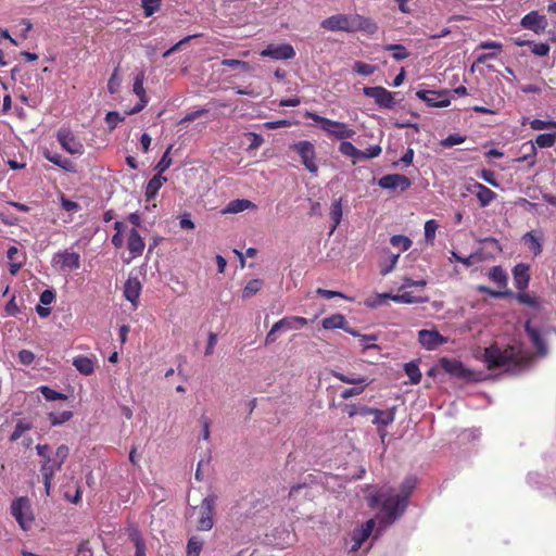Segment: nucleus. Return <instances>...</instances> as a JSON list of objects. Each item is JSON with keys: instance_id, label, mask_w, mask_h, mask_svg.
Masks as SVG:
<instances>
[{"instance_id": "f257e3e1", "label": "nucleus", "mask_w": 556, "mask_h": 556, "mask_svg": "<svg viewBox=\"0 0 556 556\" xmlns=\"http://www.w3.org/2000/svg\"><path fill=\"white\" fill-rule=\"evenodd\" d=\"M415 486L416 479L410 477L404 480L397 494L394 493L392 488L386 486L368 495V505L371 508L380 506L377 513L378 533L394 523L403 515L407 507L408 497Z\"/></svg>"}, {"instance_id": "f03ea898", "label": "nucleus", "mask_w": 556, "mask_h": 556, "mask_svg": "<svg viewBox=\"0 0 556 556\" xmlns=\"http://www.w3.org/2000/svg\"><path fill=\"white\" fill-rule=\"evenodd\" d=\"M320 26L330 31H364L369 35L378 30L377 24L371 18L357 13L331 15L321 21Z\"/></svg>"}, {"instance_id": "7ed1b4c3", "label": "nucleus", "mask_w": 556, "mask_h": 556, "mask_svg": "<svg viewBox=\"0 0 556 556\" xmlns=\"http://www.w3.org/2000/svg\"><path fill=\"white\" fill-rule=\"evenodd\" d=\"M483 361L489 368H505L507 371L517 372L521 369L523 357L520 352L513 346L501 350L492 345L484 350Z\"/></svg>"}, {"instance_id": "20e7f679", "label": "nucleus", "mask_w": 556, "mask_h": 556, "mask_svg": "<svg viewBox=\"0 0 556 556\" xmlns=\"http://www.w3.org/2000/svg\"><path fill=\"white\" fill-rule=\"evenodd\" d=\"M306 116L317 123L329 137L337 140L352 139L355 135V130L343 122L332 121L314 112H307Z\"/></svg>"}, {"instance_id": "39448f33", "label": "nucleus", "mask_w": 556, "mask_h": 556, "mask_svg": "<svg viewBox=\"0 0 556 556\" xmlns=\"http://www.w3.org/2000/svg\"><path fill=\"white\" fill-rule=\"evenodd\" d=\"M51 265L60 273H71L80 268V255L72 249L60 250L53 254Z\"/></svg>"}, {"instance_id": "423d86ee", "label": "nucleus", "mask_w": 556, "mask_h": 556, "mask_svg": "<svg viewBox=\"0 0 556 556\" xmlns=\"http://www.w3.org/2000/svg\"><path fill=\"white\" fill-rule=\"evenodd\" d=\"M11 514L23 530H28L34 521L30 503L27 497H18L11 505Z\"/></svg>"}, {"instance_id": "0eeeda50", "label": "nucleus", "mask_w": 556, "mask_h": 556, "mask_svg": "<svg viewBox=\"0 0 556 556\" xmlns=\"http://www.w3.org/2000/svg\"><path fill=\"white\" fill-rule=\"evenodd\" d=\"M301 157L302 164L312 173L317 174L316 151L314 144L308 140H301L290 147Z\"/></svg>"}, {"instance_id": "6e6552de", "label": "nucleus", "mask_w": 556, "mask_h": 556, "mask_svg": "<svg viewBox=\"0 0 556 556\" xmlns=\"http://www.w3.org/2000/svg\"><path fill=\"white\" fill-rule=\"evenodd\" d=\"M216 495L210 494L203 498L199 507V520L197 528L200 531H208L214 526V509L216 503Z\"/></svg>"}, {"instance_id": "1a4fd4ad", "label": "nucleus", "mask_w": 556, "mask_h": 556, "mask_svg": "<svg viewBox=\"0 0 556 556\" xmlns=\"http://www.w3.org/2000/svg\"><path fill=\"white\" fill-rule=\"evenodd\" d=\"M58 142L68 153L73 155H81L84 153V144L67 128H61L56 134Z\"/></svg>"}, {"instance_id": "9d476101", "label": "nucleus", "mask_w": 556, "mask_h": 556, "mask_svg": "<svg viewBox=\"0 0 556 556\" xmlns=\"http://www.w3.org/2000/svg\"><path fill=\"white\" fill-rule=\"evenodd\" d=\"M448 90H418L416 96L431 108H445L451 104Z\"/></svg>"}, {"instance_id": "9b49d317", "label": "nucleus", "mask_w": 556, "mask_h": 556, "mask_svg": "<svg viewBox=\"0 0 556 556\" xmlns=\"http://www.w3.org/2000/svg\"><path fill=\"white\" fill-rule=\"evenodd\" d=\"M262 58L273 60H291L295 56V50L290 43L274 45L269 43L260 53Z\"/></svg>"}, {"instance_id": "f8f14e48", "label": "nucleus", "mask_w": 556, "mask_h": 556, "mask_svg": "<svg viewBox=\"0 0 556 556\" xmlns=\"http://www.w3.org/2000/svg\"><path fill=\"white\" fill-rule=\"evenodd\" d=\"M363 93L372 98L379 108L392 109L395 104L393 93L383 87H364Z\"/></svg>"}, {"instance_id": "ddd939ff", "label": "nucleus", "mask_w": 556, "mask_h": 556, "mask_svg": "<svg viewBox=\"0 0 556 556\" xmlns=\"http://www.w3.org/2000/svg\"><path fill=\"white\" fill-rule=\"evenodd\" d=\"M556 142V134H541L535 138V143L529 142L523 144V148L529 146V153L525 156L518 159V161H528L530 160V165L535 164V155H536V147L539 148H549L554 146Z\"/></svg>"}, {"instance_id": "4468645a", "label": "nucleus", "mask_w": 556, "mask_h": 556, "mask_svg": "<svg viewBox=\"0 0 556 556\" xmlns=\"http://www.w3.org/2000/svg\"><path fill=\"white\" fill-rule=\"evenodd\" d=\"M377 521V516L375 519H369L365 523L362 525L361 528L355 529L352 533V546L350 547V553L357 552L362 544L370 536L374 531L375 525Z\"/></svg>"}, {"instance_id": "2eb2a0df", "label": "nucleus", "mask_w": 556, "mask_h": 556, "mask_svg": "<svg viewBox=\"0 0 556 556\" xmlns=\"http://www.w3.org/2000/svg\"><path fill=\"white\" fill-rule=\"evenodd\" d=\"M467 191L475 193L481 207L489 206L497 197V194L484 185L471 180L466 187Z\"/></svg>"}, {"instance_id": "dca6fc26", "label": "nucleus", "mask_w": 556, "mask_h": 556, "mask_svg": "<svg viewBox=\"0 0 556 556\" xmlns=\"http://www.w3.org/2000/svg\"><path fill=\"white\" fill-rule=\"evenodd\" d=\"M378 185L382 189H387V190L400 189L402 191H405L410 187L412 182H410L409 178H407L404 175L388 174V175L382 176L378 180Z\"/></svg>"}, {"instance_id": "f3484780", "label": "nucleus", "mask_w": 556, "mask_h": 556, "mask_svg": "<svg viewBox=\"0 0 556 556\" xmlns=\"http://www.w3.org/2000/svg\"><path fill=\"white\" fill-rule=\"evenodd\" d=\"M418 341L426 350L432 351L446 343L447 339L437 330L422 329L418 332Z\"/></svg>"}, {"instance_id": "a211bd4d", "label": "nucleus", "mask_w": 556, "mask_h": 556, "mask_svg": "<svg viewBox=\"0 0 556 556\" xmlns=\"http://www.w3.org/2000/svg\"><path fill=\"white\" fill-rule=\"evenodd\" d=\"M521 26L526 29L533 30L536 34H541L547 27V21L545 16L540 15L536 11H531L526 14L520 22Z\"/></svg>"}, {"instance_id": "6ab92c4d", "label": "nucleus", "mask_w": 556, "mask_h": 556, "mask_svg": "<svg viewBox=\"0 0 556 556\" xmlns=\"http://www.w3.org/2000/svg\"><path fill=\"white\" fill-rule=\"evenodd\" d=\"M36 451L37 454L43 458L40 467L41 473H55L61 470L56 468V460L51 456V448L48 444H38Z\"/></svg>"}, {"instance_id": "aec40b11", "label": "nucleus", "mask_w": 556, "mask_h": 556, "mask_svg": "<svg viewBox=\"0 0 556 556\" xmlns=\"http://www.w3.org/2000/svg\"><path fill=\"white\" fill-rule=\"evenodd\" d=\"M525 329L531 343L536 349L538 354L541 356H545L547 354V345L542 337L541 331L538 328L533 327L530 321L526 323Z\"/></svg>"}, {"instance_id": "412c9836", "label": "nucleus", "mask_w": 556, "mask_h": 556, "mask_svg": "<svg viewBox=\"0 0 556 556\" xmlns=\"http://www.w3.org/2000/svg\"><path fill=\"white\" fill-rule=\"evenodd\" d=\"M144 241L137 231L136 228H132L129 231L128 241H127V248L129 253L131 254L132 258H136L140 256L143 253L144 250Z\"/></svg>"}, {"instance_id": "4be33fe9", "label": "nucleus", "mask_w": 556, "mask_h": 556, "mask_svg": "<svg viewBox=\"0 0 556 556\" xmlns=\"http://www.w3.org/2000/svg\"><path fill=\"white\" fill-rule=\"evenodd\" d=\"M513 275L515 287L520 291L527 289L530 280L529 266L523 263L517 264L514 267Z\"/></svg>"}, {"instance_id": "5701e85b", "label": "nucleus", "mask_w": 556, "mask_h": 556, "mask_svg": "<svg viewBox=\"0 0 556 556\" xmlns=\"http://www.w3.org/2000/svg\"><path fill=\"white\" fill-rule=\"evenodd\" d=\"M442 366L444 370L458 378H468L470 370L467 369L464 364L456 359H443Z\"/></svg>"}, {"instance_id": "b1692460", "label": "nucleus", "mask_w": 556, "mask_h": 556, "mask_svg": "<svg viewBox=\"0 0 556 556\" xmlns=\"http://www.w3.org/2000/svg\"><path fill=\"white\" fill-rule=\"evenodd\" d=\"M141 291V283L137 278H128L124 286L125 298L136 304Z\"/></svg>"}, {"instance_id": "393cba45", "label": "nucleus", "mask_w": 556, "mask_h": 556, "mask_svg": "<svg viewBox=\"0 0 556 556\" xmlns=\"http://www.w3.org/2000/svg\"><path fill=\"white\" fill-rule=\"evenodd\" d=\"M166 181H167V178L160 174L152 177L146 186L144 195H146L147 200L149 201V200L154 199L155 195L157 194L159 190L163 186V184Z\"/></svg>"}, {"instance_id": "a878e982", "label": "nucleus", "mask_w": 556, "mask_h": 556, "mask_svg": "<svg viewBox=\"0 0 556 556\" xmlns=\"http://www.w3.org/2000/svg\"><path fill=\"white\" fill-rule=\"evenodd\" d=\"M73 366L81 375L89 376L94 370V361L90 357L79 355L73 359Z\"/></svg>"}, {"instance_id": "bb28decb", "label": "nucleus", "mask_w": 556, "mask_h": 556, "mask_svg": "<svg viewBox=\"0 0 556 556\" xmlns=\"http://www.w3.org/2000/svg\"><path fill=\"white\" fill-rule=\"evenodd\" d=\"M331 375L339 379L341 382L348 383V384H354V386H368L371 383V380L368 379L365 376H355V375H344L339 371H331Z\"/></svg>"}, {"instance_id": "cd10ccee", "label": "nucleus", "mask_w": 556, "mask_h": 556, "mask_svg": "<svg viewBox=\"0 0 556 556\" xmlns=\"http://www.w3.org/2000/svg\"><path fill=\"white\" fill-rule=\"evenodd\" d=\"M323 327L327 330L331 329H346L345 317L341 314H333L323 319Z\"/></svg>"}, {"instance_id": "c85d7f7f", "label": "nucleus", "mask_w": 556, "mask_h": 556, "mask_svg": "<svg viewBox=\"0 0 556 556\" xmlns=\"http://www.w3.org/2000/svg\"><path fill=\"white\" fill-rule=\"evenodd\" d=\"M343 210H342V199H337L332 202L330 208V218L332 220V226L330 233H332L337 227L340 225L342 220Z\"/></svg>"}, {"instance_id": "c756f323", "label": "nucleus", "mask_w": 556, "mask_h": 556, "mask_svg": "<svg viewBox=\"0 0 556 556\" xmlns=\"http://www.w3.org/2000/svg\"><path fill=\"white\" fill-rule=\"evenodd\" d=\"M45 156L48 161H50L54 165L63 168L64 170H67V172L74 170L73 163L68 159H64L62 155H60L58 153L46 152Z\"/></svg>"}, {"instance_id": "7c9ffc66", "label": "nucleus", "mask_w": 556, "mask_h": 556, "mask_svg": "<svg viewBox=\"0 0 556 556\" xmlns=\"http://www.w3.org/2000/svg\"><path fill=\"white\" fill-rule=\"evenodd\" d=\"M255 205L249 201V200H245V199H237V200H233V201H230L227 205V207L225 208L224 213H232V214H236V213H240V212H243L248 208H251V207H254Z\"/></svg>"}, {"instance_id": "2f4dec72", "label": "nucleus", "mask_w": 556, "mask_h": 556, "mask_svg": "<svg viewBox=\"0 0 556 556\" xmlns=\"http://www.w3.org/2000/svg\"><path fill=\"white\" fill-rule=\"evenodd\" d=\"M372 422L378 426L387 427L394 421L393 410H381L377 409L375 413Z\"/></svg>"}, {"instance_id": "473e14b6", "label": "nucleus", "mask_w": 556, "mask_h": 556, "mask_svg": "<svg viewBox=\"0 0 556 556\" xmlns=\"http://www.w3.org/2000/svg\"><path fill=\"white\" fill-rule=\"evenodd\" d=\"M285 330H298L308 324V320L300 316H288L282 318Z\"/></svg>"}, {"instance_id": "72a5a7b5", "label": "nucleus", "mask_w": 556, "mask_h": 556, "mask_svg": "<svg viewBox=\"0 0 556 556\" xmlns=\"http://www.w3.org/2000/svg\"><path fill=\"white\" fill-rule=\"evenodd\" d=\"M392 301L403 304H419L427 302L428 298L415 296L410 292H404L392 296Z\"/></svg>"}, {"instance_id": "f704fd0d", "label": "nucleus", "mask_w": 556, "mask_h": 556, "mask_svg": "<svg viewBox=\"0 0 556 556\" xmlns=\"http://www.w3.org/2000/svg\"><path fill=\"white\" fill-rule=\"evenodd\" d=\"M489 278L500 287H506L508 280L507 274L501 266L492 267L489 271Z\"/></svg>"}, {"instance_id": "c9c22d12", "label": "nucleus", "mask_w": 556, "mask_h": 556, "mask_svg": "<svg viewBox=\"0 0 556 556\" xmlns=\"http://www.w3.org/2000/svg\"><path fill=\"white\" fill-rule=\"evenodd\" d=\"M339 151L345 156L359 160L361 150L355 148L352 142L348 141V139L341 140Z\"/></svg>"}, {"instance_id": "e433bc0d", "label": "nucleus", "mask_w": 556, "mask_h": 556, "mask_svg": "<svg viewBox=\"0 0 556 556\" xmlns=\"http://www.w3.org/2000/svg\"><path fill=\"white\" fill-rule=\"evenodd\" d=\"M264 282L262 279L250 280L242 291V298L249 299L256 294L263 287Z\"/></svg>"}, {"instance_id": "4c0bfd02", "label": "nucleus", "mask_w": 556, "mask_h": 556, "mask_svg": "<svg viewBox=\"0 0 556 556\" xmlns=\"http://www.w3.org/2000/svg\"><path fill=\"white\" fill-rule=\"evenodd\" d=\"M203 547V541L198 536H192L187 543V556H200Z\"/></svg>"}, {"instance_id": "58836bf2", "label": "nucleus", "mask_w": 556, "mask_h": 556, "mask_svg": "<svg viewBox=\"0 0 556 556\" xmlns=\"http://www.w3.org/2000/svg\"><path fill=\"white\" fill-rule=\"evenodd\" d=\"M390 243L393 247L399 248L401 252L407 251L412 247V240L408 237L402 235L392 236Z\"/></svg>"}, {"instance_id": "ea45409f", "label": "nucleus", "mask_w": 556, "mask_h": 556, "mask_svg": "<svg viewBox=\"0 0 556 556\" xmlns=\"http://www.w3.org/2000/svg\"><path fill=\"white\" fill-rule=\"evenodd\" d=\"M31 427L33 426L29 421L18 420L17 424L15 425L14 431L10 435V441L11 442L17 441L23 435V433L30 430Z\"/></svg>"}, {"instance_id": "a19ab883", "label": "nucleus", "mask_w": 556, "mask_h": 556, "mask_svg": "<svg viewBox=\"0 0 556 556\" xmlns=\"http://www.w3.org/2000/svg\"><path fill=\"white\" fill-rule=\"evenodd\" d=\"M438 228L439 225L434 219H429L425 223V240L428 244H433Z\"/></svg>"}, {"instance_id": "79ce46f5", "label": "nucleus", "mask_w": 556, "mask_h": 556, "mask_svg": "<svg viewBox=\"0 0 556 556\" xmlns=\"http://www.w3.org/2000/svg\"><path fill=\"white\" fill-rule=\"evenodd\" d=\"M48 417L52 426H59L68 421L73 417V413L71 410H63L61 413H50Z\"/></svg>"}, {"instance_id": "37998d69", "label": "nucleus", "mask_w": 556, "mask_h": 556, "mask_svg": "<svg viewBox=\"0 0 556 556\" xmlns=\"http://www.w3.org/2000/svg\"><path fill=\"white\" fill-rule=\"evenodd\" d=\"M130 538L136 547L135 556H146V544L141 534L135 530L131 532Z\"/></svg>"}, {"instance_id": "c03bdc74", "label": "nucleus", "mask_w": 556, "mask_h": 556, "mask_svg": "<svg viewBox=\"0 0 556 556\" xmlns=\"http://www.w3.org/2000/svg\"><path fill=\"white\" fill-rule=\"evenodd\" d=\"M162 0H141V7L144 11V16L150 17L161 8Z\"/></svg>"}, {"instance_id": "a18cd8bd", "label": "nucleus", "mask_w": 556, "mask_h": 556, "mask_svg": "<svg viewBox=\"0 0 556 556\" xmlns=\"http://www.w3.org/2000/svg\"><path fill=\"white\" fill-rule=\"evenodd\" d=\"M172 149L173 146L170 144L156 164L155 169L157 170V174L162 175V173L168 169L172 165V157L169 156Z\"/></svg>"}, {"instance_id": "49530a36", "label": "nucleus", "mask_w": 556, "mask_h": 556, "mask_svg": "<svg viewBox=\"0 0 556 556\" xmlns=\"http://www.w3.org/2000/svg\"><path fill=\"white\" fill-rule=\"evenodd\" d=\"M376 66L372 64L364 63L357 61L353 65V72L362 75V76H370L375 73Z\"/></svg>"}, {"instance_id": "de8ad7c7", "label": "nucleus", "mask_w": 556, "mask_h": 556, "mask_svg": "<svg viewBox=\"0 0 556 556\" xmlns=\"http://www.w3.org/2000/svg\"><path fill=\"white\" fill-rule=\"evenodd\" d=\"M405 372L413 384L418 383L421 379V372L415 363H407L405 365Z\"/></svg>"}, {"instance_id": "09e8293b", "label": "nucleus", "mask_w": 556, "mask_h": 556, "mask_svg": "<svg viewBox=\"0 0 556 556\" xmlns=\"http://www.w3.org/2000/svg\"><path fill=\"white\" fill-rule=\"evenodd\" d=\"M39 390L47 401L66 400L65 394L60 393L47 386H41Z\"/></svg>"}, {"instance_id": "8fccbe9b", "label": "nucleus", "mask_w": 556, "mask_h": 556, "mask_svg": "<svg viewBox=\"0 0 556 556\" xmlns=\"http://www.w3.org/2000/svg\"><path fill=\"white\" fill-rule=\"evenodd\" d=\"M222 64L224 66H228V67H232V68H240L242 70L243 72H249L251 71V65L245 62V61H241V60H236V59H223L222 60Z\"/></svg>"}, {"instance_id": "3c124183", "label": "nucleus", "mask_w": 556, "mask_h": 556, "mask_svg": "<svg viewBox=\"0 0 556 556\" xmlns=\"http://www.w3.org/2000/svg\"><path fill=\"white\" fill-rule=\"evenodd\" d=\"M523 240L527 244H529L530 250L535 254H540L542 252V245L538 238L533 236L531 232H527L523 236Z\"/></svg>"}, {"instance_id": "603ef678", "label": "nucleus", "mask_w": 556, "mask_h": 556, "mask_svg": "<svg viewBox=\"0 0 556 556\" xmlns=\"http://www.w3.org/2000/svg\"><path fill=\"white\" fill-rule=\"evenodd\" d=\"M144 81V73H139L134 81V92L138 96L139 99H148L146 96V90L143 88Z\"/></svg>"}, {"instance_id": "864d4df0", "label": "nucleus", "mask_w": 556, "mask_h": 556, "mask_svg": "<svg viewBox=\"0 0 556 556\" xmlns=\"http://www.w3.org/2000/svg\"><path fill=\"white\" fill-rule=\"evenodd\" d=\"M68 454H70V448L67 445H60L56 451H55V454H54V458L56 460V468H62L65 459L68 457Z\"/></svg>"}, {"instance_id": "5fc2aeb1", "label": "nucleus", "mask_w": 556, "mask_h": 556, "mask_svg": "<svg viewBox=\"0 0 556 556\" xmlns=\"http://www.w3.org/2000/svg\"><path fill=\"white\" fill-rule=\"evenodd\" d=\"M381 151H382V149L379 144L370 146L369 148H367L364 151L361 150L359 160H368V159L377 157L381 154Z\"/></svg>"}, {"instance_id": "6e6d98bb", "label": "nucleus", "mask_w": 556, "mask_h": 556, "mask_svg": "<svg viewBox=\"0 0 556 556\" xmlns=\"http://www.w3.org/2000/svg\"><path fill=\"white\" fill-rule=\"evenodd\" d=\"M530 47H531L532 53L538 56H545L548 54V52L551 50L549 45L546 42H540V43L531 42Z\"/></svg>"}, {"instance_id": "4d7b16f0", "label": "nucleus", "mask_w": 556, "mask_h": 556, "mask_svg": "<svg viewBox=\"0 0 556 556\" xmlns=\"http://www.w3.org/2000/svg\"><path fill=\"white\" fill-rule=\"evenodd\" d=\"M479 177L485 182L490 184L492 187H500V182L495 178V173L490 169H482L479 174Z\"/></svg>"}, {"instance_id": "13d9d810", "label": "nucleus", "mask_w": 556, "mask_h": 556, "mask_svg": "<svg viewBox=\"0 0 556 556\" xmlns=\"http://www.w3.org/2000/svg\"><path fill=\"white\" fill-rule=\"evenodd\" d=\"M478 291L481 293H486L494 299H501L513 294L510 291H495L485 286H479Z\"/></svg>"}, {"instance_id": "bf43d9fd", "label": "nucleus", "mask_w": 556, "mask_h": 556, "mask_svg": "<svg viewBox=\"0 0 556 556\" xmlns=\"http://www.w3.org/2000/svg\"><path fill=\"white\" fill-rule=\"evenodd\" d=\"M387 49L395 51L393 58L397 61L404 60L408 56L406 48L401 45H389Z\"/></svg>"}, {"instance_id": "052dcab7", "label": "nucleus", "mask_w": 556, "mask_h": 556, "mask_svg": "<svg viewBox=\"0 0 556 556\" xmlns=\"http://www.w3.org/2000/svg\"><path fill=\"white\" fill-rule=\"evenodd\" d=\"M516 299L520 303L526 304V305L531 306V307H536L539 305V302H538V300L534 296H532V295H530L528 293H525V292L518 293L516 295Z\"/></svg>"}, {"instance_id": "680f3d73", "label": "nucleus", "mask_w": 556, "mask_h": 556, "mask_svg": "<svg viewBox=\"0 0 556 556\" xmlns=\"http://www.w3.org/2000/svg\"><path fill=\"white\" fill-rule=\"evenodd\" d=\"M465 141V137L454 134L446 137L444 140H442L441 144L446 148H451L456 144H460Z\"/></svg>"}, {"instance_id": "e2e57ef3", "label": "nucleus", "mask_w": 556, "mask_h": 556, "mask_svg": "<svg viewBox=\"0 0 556 556\" xmlns=\"http://www.w3.org/2000/svg\"><path fill=\"white\" fill-rule=\"evenodd\" d=\"M365 387L366 386H354L353 388H349V389H345L342 393H341V397L343 400H348L350 397H353V396H356V395H359L364 392L365 390Z\"/></svg>"}, {"instance_id": "0e129e2a", "label": "nucleus", "mask_w": 556, "mask_h": 556, "mask_svg": "<svg viewBox=\"0 0 556 556\" xmlns=\"http://www.w3.org/2000/svg\"><path fill=\"white\" fill-rule=\"evenodd\" d=\"M207 113V110L206 109H199L197 111H193V112H190L188 114H186L179 122L178 124L179 125H182L185 123H189V122H192L194 119H197L198 117L202 116L203 114Z\"/></svg>"}, {"instance_id": "69168bd1", "label": "nucleus", "mask_w": 556, "mask_h": 556, "mask_svg": "<svg viewBox=\"0 0 556 556\" xmlns=\"http://www.w3.org/2000/svg\"><path fill=\"white\" fill-rule=\"evenodd\" d=\"M554 126V121H542V119H533L530 123V127L534 130H543Z\"/></svg>"}, {"instance_id": "338daca9", "label": "nucleus", "mask_w": 556, "mask_h": 556, "mask_svg": "<svg viewBox=\"0 0 556 556\" xmlns=\"http://www.w3.org/2000/svg\"><path fill=\"white\" fill-rule=\"evenodd\" d=\"M121 121H123V118L117 112H108L105 115V122L110 126V129H114Z\"/></svg>"}, {"instance_id": "774afa93", "label": "nucleus", "mask_w": 556, "mask_h": 556, "mask_svg": "<svg viewBox=\"0 0 556 556\" xmlns=\"http://www.w3.org/2000/svg\"><path fill=\"white\" fill-rule=\"evenodd\" d=\"M248 136L251 138V142L249 144V148L248 150H256L258 149L263 142H264V139L261 135L258 134H255V132H249Z\"/></svg>"}]
</instances>
